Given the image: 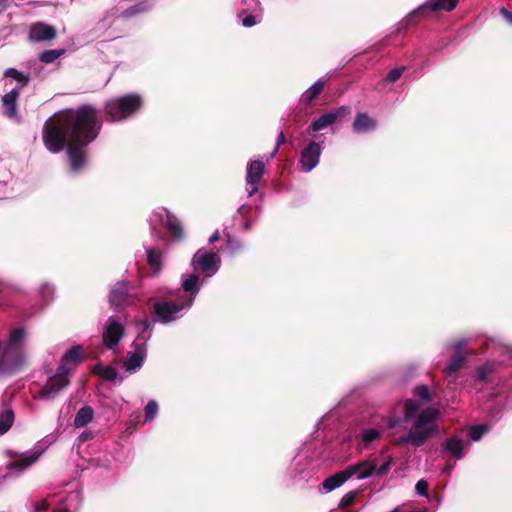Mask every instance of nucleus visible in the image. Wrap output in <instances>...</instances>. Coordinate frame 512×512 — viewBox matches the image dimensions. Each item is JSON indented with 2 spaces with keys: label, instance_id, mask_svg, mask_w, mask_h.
I'll list each match as a JSON object with an SVG mask.
<instances>
[{
  "label": "nucleus",
  "instance_id": "53",
  "mask_svg": "<svg viewBox=\"0 0 512 512\" xmlns=\"http://www.w3.org/2000/svg\"><path fill=\"white\" fill-rule=\"evenodd\" d=\"M8 0H0V12H2L7 4Z\"/></svg>",
  "mask_w": 512,
  "mask_h": 512
},
{
  "label": "nucleus",
  "instance_id": "58",
  "mask_svg": "<svg viewBox=\"0 0 512 512\" xmlns=\"http://www.w3.org/2000/svg\"><path fill=\"white\" fill-rule=\"evenodd\" d=\"M168 294H169L170 296H174V295H175V293H174V292H172V291H169V292H168Z\"/></svg>",
  "mask_w": 512,
  "mask_h": 512
},
{
  "label": "nucleus",
  "instance_id": "5",
  "mask_svg": "<svg viewBox=\"0 0 512 512\" xmlns=\"http://www.w3.org/2000/svg\"><path fill=\"white\" fill-rule=\"evenodd\" d=\"M197 277L194 275L181 276V288L184 295L176 300H157L151 308V316L154 322L170 325L183 318L193 306L199 294Z\"/></svg>",
  "mask_w": 512,
  "mask_h": 512
},
{
  "label": "nucleus",
  "instance_id": "44",
  "mask_svg": "<svg viewBox=\"0 0 512 512\" xmlns=\"http://www.w3.org/2000/svg\"><path fill=\"white\" fill-rule=\"evenodd\" d=\"M332 115H335V121L344 118L351 113L349 106L343 105L331 111Z\"/></svg>",
  "mask_w": 512,
  "mask_h": 512
},
{
  "label": "nucleus",
  "instance_id": "46",
  "mask_svg": "<svg viewBox=\"0 0 512 512\" xmlns=\"http://www.w3.org/2000/svg\"><path fill=\"white\" fill-rule=\"evenodd\" d=\"M500 15L508 22V24L512 25V12L508 9L502 7L499 10Z\"/></svg>",
  "mask_w": 512,
  "mask_h": 512
},
{
  "label": "nucleus",
  "instance_id": "57",
  "mask_svg": "<svg viewBox=\"0 0 512 512\" xmlns=\"http://www.w3.org/2000/svg\"><path fill=\"white\" fill-rule=\"evenodd\" d=\"M106 21H108V17L103 18V20H102L100 23H103V24H104Z\"/></svg>",
  "mask_w": 512,
  "mask_h": 512
},
{
  "label": "nucleus",
  "instance_id": "41",
  "mask_svg": "<svg viewBox=\"0 0 512 512\" xmlns=\"http://www.w3.org/2000/svg\"><path fill=\"white\" fill-rule=\"evenodd\" d=\"M63 53V50H46L39 55V59L41 62L49 64L58 59Z\"/></svg>",
  "mask_w": 512,
  "mask_h": 512
},
{
  "label": "nucleus",
  "instance_id": "14",
  "mask_svg": "<svg viewBox=\"0 0 512 512\" xmlns=\"http://www.w3.org/2000/svg\"><path fill=\"white\" fill-rule=\"evenodd\" d=\"M469 439L462 435L456 434L447 437L440 445V454L445 460H462L469 449Z\"/></svg>",
  "mask_w": 512,
  "mask_h": 512
},
{
  "label": "nucleus",
  "instance_id": "4",
  "mask_svg": "<svg viewBox=\"0 0 512 512\" xmlns=\"http://www.w3.org/2000/svg\"><path fill=\"white\" fill-rule=\"evenodd\" d=\"M392 455L370 454L365 459L348 465L345 469L327 477L321 484L320 492L329 493L341 487L350 478L355 477L363 480L371 477H381L386 475L393 463Z\"/></svg>",
  "mask_w": 512,
  "mask_h": 512
},
{
  "label": "nucleus",
  "instance_id": "36",
  "mask_svg": "<svg viewBox=\"0 0 512 512\" xmlns=\"http://www.w3.org/2000/svg\"><path fill=\"white\" fill-rule=\"evenodd\" d=\"M97 373L106 381L115 382L119 380V382L123 381V378L119 376L117 370L111 366H99L97 368Z\"/></svg>",
  "mask_w": 512,
  "mask_h": 512
},
{
  "label": "nucleus",
  "instance_id": "26",
  "mask_svg": "<svg viewBox=\"0 0 512 512\" xmlns=\"http://www.w3.org/2000/svg\"><path fill=\"white\" fill-rule=\"evenodd\" d=\"M326 79L320 78L315 81L308 89H306L300 96V101L304 105H309L315 100L324 90Z\"/></svg>",
  "mask_w": 512,
  "mask_h": 512
},
{
  "label": "nucleus",
  "instance_id": "56",
  "mask_svg": "<svg viewBox=\"0 0 512 512\" xmlns=\"http://www.w3.org/2000/svg\"><path fill=\"white\" fill-rule=\"evenodd\" d=\"M87 438H88V434H86V433H82V434H81V439H82L83 441H85Z\"/></svg>",
  "mask_w": 512,
  "mask_h": 512
},
{
  "label": "nucleus",
  "instance_id": "38",
  "mask_svg": "<svg viewBox=\"0 0 512 512\" xmlns=\"http://www.w3.org/2000/svg\"><path fill=\"white\" fill-rule=\"evenodd\" d=\"M159 411V405L155 400H149L144 407V423H151L157 416Z\"/></svg>",
  "mask_w": 512,
  "mask_h": 512
},
{
  "label": "nucleus",
  "instance_id": "20",
  "mask_svg": "<svg viewBox=\"0 0 512 512\" xmlns=\"http://www.w3.org/2000/svg\"><path fill=\"white\" fill-rule=\"evenodd\" d=\"M83 361L82 346L74 345L70 347L62 356L57 369L69 376L72 369Z\"/></svg>",
  "mask_w": 512,
  "mask_h": 512
},
{
  "label": "nucleus",
  "instance_id": "37",
  "mask_svg": "<svg viewBox=\"0 0 512 512\" xmlns=\"http://www.w3.org/2000/svg\"><path fill=\"white\" fill-rule=\"evenodd\" d=\"M413 394L415 397H417L419 400H421L424 403H430L433 401V398L435 397V392L431 394L429 388L425 384L418 385L414 388Z\"/></svg>",
  "mask_w": 512,
  "mask_h": 512
},
{
  "label": "nucleus",
  "instance_id": "50",
  "mask_svg": "<svg viewBox=\"0 0 512 512\" xmlns=\"http://www.w3.org/2000/svg\"><path fill=\"white\" fill-rule=\"evenodd\" d=\"M286 141V138H285V135L284 133L281 131L278 136H277V139H276V146L275 147H280L282 144H284Z\"/></svg>",
  "mask_w": 512,
  "mask_h": 512
},
{
  "label": "nucleus",
  "instance_id": "45",
  "mask_svg": "<svg viewBox=\"0 0 512 512\" xmlns=\"http://www.w3.org/2000/svg\"><path fill=\"white\" fill-rule=\"evenodd\" d=\"M354 497H355V493L354 492L347 493L346 495H344L342 497V499L340 501V506L341 507H345V506L350 505L353 502Z\"/></svg>",
  "mask_w": 512,
  "mask_h": 512
},
{
  "label": "nucleus",
  "instance_id": "15",
  "mask_svg": "<svg viewBox=\"0 0 512 512\" xmlns=\"http://www.w3.org/2000/svg\"><path fill=\"white\" fill-rule=\"evenodd\" d=\"M322 151V143L310 140L304 144L299 154V170L303 173H310L312 170H314L320 163Z\"/></svg>",
  "mask_w": 512,
  "mask_h": 512
},
{
  "label": "nucleus",
  "instance_id": "9",
  "mask_svg": "<svg viewBox=\"0 0 512 512\" xmlns=\"http://www.w3.org/2000/svg\"><path fill=\"white\" fill-rule=\"evenodd\" d=\"M193 269L192 273L184 275H194L197 277V286L199 291L215 276L221 267V257L217 252L208 251L205 248L198 249L190 261Z\"/></svg>",
  "mask_w": 512,
  "mask_h": 512
},
{
  "label": "nucleus",
  "instance_id": "51",
  "mask_svg": "<svg viewBox=\"0 0 512 512\" xmlns=\"http://www.w3.org/2000/svg\"><path fill=\"white\" fill-rule=\"evenodd\" d=\"M219 239V232L215 231L210 237H209V243H214Z\"/></svg>",
  "mask_w": 512,
  "mask_h": 512
},
{
  "label": "nucleus",
  "instance_id": "12",
  "mask_svg": "<svg viewBox=\"0 0 512 512\" xmlns=\"http://www.w3.org/2000/svg\"><path fill=\"white\" fill-rule=\"evenodd\" d=\"M236 16L245 28H252L263 20V7L259 0H236Z\"/></svg>",
  "mask_w": 512,
  "mask_h": 512
},
{
  "label": "nucleus",
  "instance_id": "30",
  "mask_svg": "<svg viewBox=\"0 0 512 512\" xmlns=\"http://www.w3.org/2000/svg\"><path fill=\"white\" fill-rule=\"evenodd\" d=\"M94 418V410L91 406L85 405L78 410L74 417L75 428H83Z\"/></svg>",
  "mask_w": 512,
  "mask_h": 512
},
{
  "label": "nucleus",
  "instance_id": "11",
  "mask_svg": "<svg viewBox=\"0 0 512 512\" xmlns=\"http://www.w3.org/2000/svg\"><path fill=\"white\" fill-rule=\"evenodd\" d=\"M469 342L470 339L468 338H458L448 341L444 345V351L453 352L451 358L443 369V374L448 380L449 384L454 382L457 373L463 368L466 362V357L463 353V350Z\"/></svg>",
  "mask_w": 512,
  "mask_h": 512
},
{
  "label": "nucleus",
  "instance_id": "39",
  "mask_svg": "<svg viewBox=\"0 0 512 512\" xmlns=\"http://www.w3.org/2000/svg\"><path fill=\"white\" fill-rule=\"evenodd\" d=\"M26 507L30 512H47L50 507V503L47 498L39 501L29 499L26 503Z\"/></svg>",
  "mask_w": 512,
  "mask_h": 512
},
{
  "label": "nucleus",
  "instance_id": "32",
  "mask_svg": "<svg viewBox=\"0 0 512 512\" xmlns=\"http://www.w3.org/2000/svg\"><path fill=\"white\" fill-rule=\"evenodd\" d=\"M147 254V263L155 273L160 272L162 269L163 253L161 250L153 247H145Z\"/></svg>",
  "mask_w": 512,
  "mask_h": 512
},
{
  "label": "nucleus",
  "instance_id": "18",
  "mask_svg": "<svg viewBox=\"0 0 512 512\" xmlns=\"http://www.w3.org/2000/svg\"><path fill=\"white\" fill-rule=\"evenodd\" d=\"M265 172L264 162L261 160H253L247 164L246 170V184L250 188H247V196L252 197L258 192V185Z\"/></svg>",
  "mask_w": 512,
  "mask_h": 512
},
{
  "label": "nucleus",
  "instance_id": "16",
  "mask_svg": "<svg viewBox=\"0 0 512 512\" xmlns=\"http://www.w3.org/2000/svg\"><path fill=\"white\" fill-rule=\"evenodd\" d=\"M125 334V328L123 323L118 317L110 316L105 323L102 332V340L105 347L112 350L114 353H118V343Z\"/></svg>",
  "mask_w": 512,
  "mask_h": 512
},
{
  "label": "nucleus",
  "instance_id": "40",
  "mask_svg": "<svg viewBox=\"0 0 512 512\" xmlns=\"http://www.w3.org/2000/svg\"><path fill=\"white\" fill-rule=\"evenodd\" d=\"M38 293L45 303H49L54 299L55 288L50 283H43L38 289Z\"/></svg>",
  "mask_w": 512,
  "mask_h": 512
},
{
  "label": "nucleus",
  "instance_id": "31",
  "mask_svg": "<svg viewBox=\"0 0 512 512\" xmlns=\"http://www.w3.org/2000/svg\"><path fill=\"white\" fill-rule=\"evenodd\" d=\"M335 115L331 111L314 119L308 127L310 132H318L335 123Z\"/></svg>",
  "mask_w": 512,
  "mask_h": 512
},
{
  "label": "nucleus",
  "instance_id": "55",
  "mask_svg": "<svg viewBox=\"0 0 512 512\" xmlns=\"http://www.w3.org/2000/svg\"><path fill=\"white\" fill-rule=\"evenodd\" d=\"M401 509H402V507H401V506H397V507H395L394 509H392V510H391V511H389V512H401Z\"/></svg>",
  "mask_w": 512,
  "mask_h": 512
},
{
  "label": "nucleus",
  "instance_id": "27",
  "mask_svg": "<svg viewBox=\"0 0 512 512\" xmlns=\"http://www.w3.org/2000/svg\"><path fill=\"white\" fill-rule=\"evenodd\" d=\"M82 501V495L80 491H72L67 497L61 501L52 512H69L71 508H78Z\"/></svg>",
  "mask_w": 512,
  "mask_h": 512
},
{
  "label": "nucleus",
  "instance_id": "3",
  "mask_svg": "<svg viewBox=\"0 0 512 512\" xmlns=\"http://www.w3.org/2000/svg\"><path fill=\"white\" fill-rule=\"evenodd\" d=\"M439 415L436 408L428 407L420 409L417 401L413 399L406 400L404 403H398L393 411L387 415L376 414L372 417L370 428H363L355 436L359 450L369 449L373 442L380 439L383 431L394 428L401 422L414 420L412 429L401 435L396 443L399 446L421 447L426 441L437 432L438 427L434 423Z\"/></svg>",
  "mask_w": 512,
  "mask_h": 512
},
{
  "label": "nucleus",
  "instance_id": "8",
  "mask_svg": "<svg viewBox=\"0 0 512 512\" xmlns=\"http://www.w3.org/2000/svg\"><path fill=\"white\" fill-rule=\"evenodd\" d=\"M142 106L140 94L128 93L108 99L104 104V113L108 122H121L136 115Z\"/></svg>",
  "mask_w": 512,
  "mask_h": 512
},
{
  "label": "nucleus",
  "instance_id": "10",
  "mask_svg": "<svg viewBox=\"0 0 512 512\" xmlns=\"http://www.w3.org/2000/svg\"><path fill=\"white\" fill-rule=\"evenodd\" d=\"M459 0H426L408 13L398 24L397 30H403L416 23L417 19L425 16L428 12H451L458 5Z\"/></svg>",
  "mask_w": 512,
  "mask_h": 512
},
{
  "label": "nucleus",
  "instance_id": "21",
  "mask_svg": "<svg viewBox=\"0 0 512 512\" xmlns=\"http://www.w3.org/2000/svg\"><path fill=\"white\" fill-rule=\"evenodd\" d=\"M155 323L153 317L151 319L144 318L136 323L137 336L132 347H145L147 349V343L152 337Z\"/></svg>",
  "mask_w": 512,
  "mask_h": 512
},
{
  "label": "nucleus",
  "instance_id": "28",
  "mask_svg": "<svg viewBox=\"0 0 512 512\" xmlns=\"http://www.w3.org/2000/svg\"><path fill=\"white\" fill-rule=\"evenodd\" d=\"M19 94V89H12L2 97L4 113L9 118H15L16 116V101Z\"/></svg>",
  "mask_w": 512,
  "mask_h": 512
},
{
  "label": "nucleus",
  "instance_id": "42",
  "mask_svg": "<svg viewBox=\"0 0 512 512\" xmlns=\"http://www.w3.org/2000/svg\"><path fill=\"white\" fill-rule=\"evenodd\" d=\"M405 70H406L405 66H398V67L391 69L385 76L384 82L389 83V84L395 83L396 81H398L400 79V77L403 75Z\"/></svg>",
  "mask_w": 512,
  "mask_h": 512
},
{
  "label": "nucleus",
  "instance_id": "34",
  "mask_svg": "<svg viewBox=\"0 0 512 512\" xmlns=\"http://www.w3.org/2000/svg\"><path fill=\"white\" fill-rule=\"evenodd\" d=\"M15 420V414L12 409H5L0 412V435L9 431Z\"/></svg>",
  "mask_w": 512,
  "mask_h": 512
},
{
  "label": "nucleus",
  "instance_id": "2",
  "mask_svg": "<svg viewBox=\"0 0 512 512\" xmlns=\"http://www.w3.org/2000/svg\"><path fill=\"white\" fill-rule=\"evenodd\" d=\"M479 349L490 358L479 365L474 373L473 388L477 392L489 390V396L499 398L490 409L493 419L512 410V344L500 336H485Z\"/></svg>",
  "mask_w": 512,
  "mask_h": 512
},
{
  "label": "nucleus",
  "instance_id": "6",
  "mask_svg": "<svg viewBox=\"0 0 512 512\" xmlns=\"http://www.w3.org/2000/svg\"><path fill=\"white\" fill-rule=\"evenodd\" d=\"M27 339L28 331L23 326L10 329L6 340L0 339V377L13 376L21 369Z\"/></svg>",
  "mask_w": 512,
  "mask_h": 512
},
{
  "label": "nucleus",
  "instance_id": "17",
  "mask_svg": "<svg viewBox=\"0 0 512 512\" xmlns=\"http://www.w3.org/2000/svg\"><path fill=\"white\" fill-rule=\"evenodd\" d=\"M132 298L131 286L127 281H118L109 292V303L115 309L123 307L130 303Z\"/></svg>",
  "mask_w": 512,
  "mask_h": 512
},
{
  "label": "nucleus",
  "instance_id": "25",
  "mask_svg": "<svg viewBox=\"0 0 512 512\" xmlns=\"http://www.w3.org/2000/svg\"><path fill=\"white\" fill-rule=\"evenodd\" d=\"M151 8V3L149 1H141L133 6L128 7L127 9L120 11L118 8L112 9L108 13V17H123V18H131L138 14L144 13Z\"/></svg>",
  "mask_w": 512,
  "mask_h": 512
},
{
  "label": "nucleus",
  "instance_id": "54",
  "mask_svg": "<svg viewBox=\"0 0 512 512\" xmlns=\"http://www.w3.org/2000/svg\"><path fill=\"white\" fill-rule=\"evenodd\" d=\"M278 150H279V148H278V147H274V149H273V150H272V152L270 153V158H271V159H272V158H274V157L277 155Z\"/></svg>",
  "mask_w": 512,
  "mask_h": 512
},
{
  "label": "nucleus",
  "instance_id": "19",
  "mask_svg": "<svg viewBox=\"0 0 512 512\" xmlns=\"http://www.w3.org/2000/svg\"><path fill=\"white\" fill-rule=\"evenodd\" d=\"M43 452L44 448L41 445H36L29 452L21 454L15 460L9 462L7 464V469L22 473L24 470L36 463Z\"/></svg>",
  "mask_w": 512,
  "mask_h": 512
},
{
  "label": "nucleus",
  "instance_id": "7",
  "mask_svg": "<svg viewBox=\"0 0 512 512\" xmlns=\"http://www.w3.org/2000/svg\"><path fill=\"white\" fill-rule=\"evenodd\" d=\"M151 235L164 243L180 242L184 239V227L181 220L165 207H157L148 218Z\"/></svg>",
  "mask_w": 512,
  "mask_h": 512
},
{
  "label": "nucleus",
  "instance_id": "48",
  "mask_svg": "<svg viewBox=\"0 0 512 512\" xmlns=\"http://www.w3.org/2000/svg\"><path fill=\"white\" fill-rule=\"evenodd\" d=\"M228 245L233 252L242 248V245L240 244V242L235 241L233 239L228 240Z\"/></svg>",
  "mask_w": 512,
  "mask_h": 512
},
{
  "label": "nucleus",
  "instance_id": "52",
  "mask_svg": "<svg viewBox=\"0 0 512 512\" xmlns=\"http://www.w3.org/2000/svg\"><path fill=\"white\" fill-rule=\"evenodd\" d=\"M251 227H252V222L250 220H245L243 222V229L244 230L248 231V230L251 229Z\"/></svg>",
  "mask_w": 512,
  "mask_h": 512
},
{
  "label": "nucleus",
  "instance_id": "43",
  "mask_svg": "<svg viewBox=\"0 0 512 512\" xmlns=\"http://www.w3.org/2000/svg\"><path fill=\"white\" fill-rule=\"evenodd\" d=\"M428 487H429L428 482L424 479H420L419 481H417V483L415 485V492L419 496L429 498L430 495H429Z\"/></svg>",
  "mask_w": 512,
  "mask_h": 512
},
{
  "label": "nucleus",
  "instance_id": "33",
  "mask_svg": "<svg viewBox=\"0 0 512 512\" xmlns=\"http://www.w3.org/2000/svg\"><path fill=\"white\" fill-rule=\"evenodd\" d=\"M3 76L5 78H10L12 80H15L17 82V86L14 89H19L20 91L26 87L30 81L29 75L24 74L23 72H20L16 68H7Z\"/></svg>",
  "mask_w": 512,
  "mask_h": 512
},
{
  "label": "nucleus",
  "instance_id": "1",
  "mask_svg": "<svg viewBox=\"0 0 512 512\" xmlns=\"http://www.w3.org/2000/svg\"><path fill=\"white\" fill-rule=\"evenodd\" d=\"M101 129L99 111L91 104H84L47 120L43 126V143L54 154L67 147L70 169L76 173L87 163L85 147L98 137Z\"/></svg>",
  "mask_w": 512,
  "mask_h": 512
},
{
  "label": "nucleus",
  "instance_id": "35",
  "mask_svg": "<svg viewBox=\"0 0 512 512\" xmlns=\"http://www.w3.org/2000/svg\"><path fill=\"white\" fill-rule=\"evenodd\" d=\"M490 430V426L488 424H478L472 426L468 431V436L466 439L470 441L477 442L482 439L484 435H486Z\"/></svg>",
  "mask_w": 512,
  "mask_h": 512
},
{
  "label": "nucleus",
  "instance_id": "47",
  "mask_svg": "<svg viewBox=\"0 0 512 512\" xmlns=\"http://www.w3.org/2000/svg\"><path fill=\"white\" fill-rule=\"evenodd\" d=\"M455 462H452V460H446V463L444 467L442 468V474L443 475H450L454 468Z\"/></svg>",
  "mask_w": 512,
  "mask_h": 512
},
{
  "label": "nucleus",
  "instance_id": "23",
  "mask_svg": "<svg viewBox=\"0 0 512 512\" xmlns=\"http://www.w3.org/2000/svg\"><path fill=\"white\" fill-rule=\"evenodd\" d=\"M56 37V30L54 27L38 22L31 25L29 30V39L33 42H43L52 40Z\"/></svg>",
  "mask_w": 512,
  "mask_h": 512
},
{
  "label": "nucleus",
  "instance_id": "49",
  "mask_svg": "<svg viewBox=\"0 0 512 512\" xmlns=\"http://www.w3.org/2000/svg\"><path fill=\"white\" fill-rule=\"evenodd\" d=\"M251 210V206L247 205V204H242L238 210H237V213L241 214V215H246L249 211Z\"/></svg>",
  "mask_w": 512,
  "mask_h": 512
},
{
  "label": "nucleus",
  "instance_id": "29",
  "mask_svg": "<svg viewBox=\"0 0 512 512\" xmlns=\"http://www.w3.org/2000/svg\"><path fill=\"white\" fill-rule=\"evenodd\" d=\"M307 469V459L305 456L298 453L289 467V474L293 478H304Z\"/></svg>",
  "mask_w": 512,
  "mask_h": 512
},
{
  "label": "nucleus",
  "instance_id": "13",
  "mask_svg": "<svg viewBox=\"0 0 512 512\" xmlns=\"http://www.w3.org/2000/svg\"><path fill=\"white\" fill-rule=\"evenodd\" d=\"M69 385V376L56 369L55 373L48 377L46 383L40 388V390L33 394V398L35 400L45 402L54 401Z\"/></svg>",
  "mask_w": 512,
  "mask_h": 512
},
{
  "label": "nucleus",
  "instance_id": "22",
  "mask_svg": "<svg viewBox=\"0 0 512 512\" xmlns=\"http://www.w3.org/2000/svg\"><path fill=\"white\" fill-rule=\"evenodd\" d=\"M133 352H128L127 359L123 363L126 372L133 374L141 369L146 357L147 349L145 347H133Z\"/></svg>",
  "mask_w": 512,
  "mask_h": 512
},
{
  "label": "nucleus",
  "instance_id": "24",
  "mask_svg": "<svg viewBox=\"0 0 512 512\" xmlns=\"http://www.w3.org/2000/svg\"><path fill=\"white\" fill-rule=\"evenodd\" d=\"M377 128V121L365 112L357 113L352 124L353 132L365 134L373 132Z\"/></svg>",
  "mask_w": 512,
  "mask_h": 512
}]
</instances>
